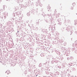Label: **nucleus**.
Wrapping results in <instances>:
<instances>
[{
    "label": "nucleus",
    "mask_w": 77,
    "mask_h": 77,
    "mask_svg": "<svg viewBox=\"0 0 77 77\" xmlns=\"http://www.w3.org/2000/svg\"><path fill=\"white\" fill-rule=\"evenodd\" d=\"M72 5L73 6H75V3H74L72 4Z\"/></svg>",
    "instance_id": "1"
},
{
    "label": "nucleus",
    "mask_w": 77,
    "mask_h": 77,
    "mask_svg": "<svg viewBox=\"0 0 77 77\" xmlns=\"http://www.w3.org/2000/svg\"><path fill=\"white\" fill-rule=\"evenodd\" d=\"M71 9H73V7H71Z\"/></svg>",
    "instance_id": "2"
},
{
    "label": "nucleus",
    "mask_w": 77,
    "mask_h": 77,
    "mask_svg": "<svg viewBox=\"0 0 77 77\" xmlns=\"http://www.w3.org/2000/svg\"><path fill=\"white\" fill-rule=\"evenodd\" d=\"M9 71H7V72H8Z\"/></svg>",
    "instance_id": "3"
},
{
    "label": "nucleus",
    "mask_w": 77,
    "mask_h": 77,
    "mask_svg": "<svg viewBox=\"0 0 77 77\" xmlns=\"http://www.w3.org/2000/svg\"><path fill=\"white\" fill-rule=\"evenodd\" d=\"M37 75H36V76H37Z\"/></svg>",
    "instance_id": "4"
}]
</instances>
